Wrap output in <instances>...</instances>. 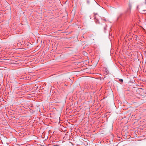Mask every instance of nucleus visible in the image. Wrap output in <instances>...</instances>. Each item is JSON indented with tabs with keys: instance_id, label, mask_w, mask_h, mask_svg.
Instances as JSON below:
<instances>
[{
	"instance_id": "1",
	"label": "nucleus",
	"mask_w": 146,
	"mask_h": 146,
	"mask_svg": "<svg viewBox=\"0 0 146 146\" xmlns=\"http://www.w3.org/2000/svg\"><path fill=\"white\" fill-rule=\"evenodd\" d=\"M102 27L104 29V31H105L106 30V24L104 23H103L102 24Z\"/></svg>"
},
{
	"instance_id": "2",
	"label": "nucleus",
	"mask_w": 146,
	"mask_h": 146,
	"mask_svg": "<svg viewBox=\"0 0 146 146\" xmlns=\"http://www.w3.org/2000/svg\"><path fill=\"white\" fill-rule=\"evenodd\" d=\"M94 19L95 20V22L97 24H99L100 23L99 20L98 19H96L95 17H94Z\"/></svg>"
},
{
	"instance_id": "3",
	"label": "nucleus",
	"mask_w": 146,
	"mask_h": 146,
	"mask_svg": "<svg viewBox=\"0 0 146 146\" xmlns=\"http://www.w3.org/2000/svg\"><path fill=\"white\" fill-rule=\"evenodd\" d=\"M119 81L122 83L123 82V80L122 79H120L119 80Z\"/></svg>"
},
{
	"instance_id": "4",
	"label": "nucleus",
	"mask_w": 146,
	"mask_h": 146,
	"mask_svg": "<svg viewBox=\"0 0 146 146\" xmlns=\"http://www.w3.org/2000/svg\"><path fill=\"white\" fill-rule=\"evenodd\" d=\"M87 3L88 4H89L90 3V1L89 0H88L87 1Z\"/></svg>"
},
{
	"instance_id": "5",
	"label": "nucleus",
	"mask_w": 146,
	"mask_h": 146,
	"mask_svg": "<svg viewBox=\"0 0 146 146\" xmlns=\"http://www.w3.org/2000/svg\"><path fill=\"white\" fill-rule=\"evenodd\" d=\"M106 73H107V74H108L109 73V71H108V70H107L106 71Z\"/></svg>"
},
{
	"instance_id": "6",
	"label": "nucleus",
	"mask_w": 146,
	"mask_h": 146,
	"mask_svg": "<svg viewBox=\"0 0 146 146\" xmlns=\"http://www.w3.org/2000/svg\"><path fill=\"white\" fill-rule=\"evenodd\" d=\"M103 20H105V21H106V19H103Z\"/></svg>"
}]
</instances>
